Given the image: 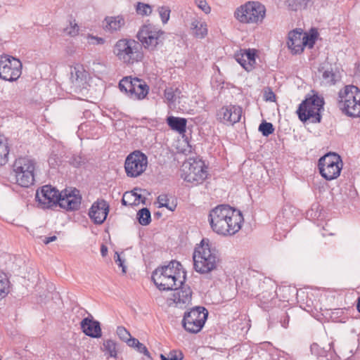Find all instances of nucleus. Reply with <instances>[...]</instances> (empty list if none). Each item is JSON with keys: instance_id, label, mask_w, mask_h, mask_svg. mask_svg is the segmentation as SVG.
Returning a JSON list of instances; mask_svg holds the SVG:
<instances>
[{"instance_id": "f257e3e1", "label": "nucleus", "mask_w": 360, "mask_h": 360, "mask_svg": "<svg viewBox=\"0 0 360 360\" xmlns=\"http://www.w3.org/2000/svg\"><path fill=\"white\" fill-rule=\"evenodd\" d=\"M244 221L242 212L229 205L221 204L210 210L208 221L211 229L223 236L238 233Z\"/></svg>"}, {"instance_id": "f03ea898", "label": "nucleus", "mask_w": 360, "mask_h": 360, "mask_svg": "<svg viewBox=\"0 0 360 360\" xmlns=\"http://www.w3.org/2000/svg\"><path fill=\"white\" fill-rule=\"evenodd\" d=\"M248 285L247 293L250 296H255L259 305L264 310L273 308L277 302L276 285L270 279L263 280L252 277L245 281Z\"/></svg>"}, {"instance_id": "7ed1b4c3", "label": "nucleus", "mask_w": 360, "mask_h": 360, "mask_svg": "<svg viewBox=\"0 0 360 360\" xmlns=\"http://www.w3.org/2000/svg\"><path fill=\"white\" fill-rule=\"evenodd\" d=\"M193 268L195 271L205 274L217 268L219 262V252L208 238H203L193 253Z\"/></svg>"}, {"instance_id": "20e7f679", "label": "nucleus", "mask_w": 360, "mask_h": 360, "mask_svg": "<svg viewBox=\"0 0 360 360\" xmlns=\"http://www.w3.org/2000/svg\"><path fill=\"white\" fill-rule=\"evenodd\" d=\"M112 52L117 59L127 65H134L143 58L142 46L131 39H120L114 45Z\"/></svg>"}, {"instance_id": "39448f33", "label": "nucleus", "mask_w": 360, "mask_h": 360, "mask_svg": "<svg viewBox=\"0 0 360 360\" xmlns=\"http://www.w3.org/2000/svg\"><path fill=\"white\" fill-rule=\"evenodd\" d=\"M313 95L307 96L305 99L299 105L296 111L298 118L302 122L311 119L312 123H320L321 121V110L323 108V97L312 91Z\"/></svg>"}, {"instance_id": "423d86ee", "label": "nucleus", "mask_w": 360, "mask_h": 360, "mask_svg": "<svg viewBox=\"0 0 360 360\" xmlns=\"http://www.w3.org/2000/svg\"><path fill=\"white\" fill-rule=\"evenodd\" d=\"M338 107L350 117H360V89L354 85L345 86L338 94Z\"/></svg>"}, {"instance_id": "0eeeda50", "label": "nucleus", "mask_w": 360, "mask_h": 360, "mask_svg": "<svg viewBox=\"0 0 360 360\" xmlns=\"http://www.w3.org/2000/svg\"><path fill=\"white\" fill-rule=\"evenodd\" d=\"M35 162L27 158H19L13 165L11 176L15 183L22 187L27 188L34 181Z\"/></svg>"}, {"instance_id": "6e6552de", "label": "nucleus", "mask_w": 360, "mask_h": 360, "mask_svg": "<svg viewBox=\"0 0 360 360\" xmlns=\"http://www.w3.org/2000/svg\"><path fill=\"white\" fill-rule=\"evenodd\" d=\"M136 37L142 48L149 51H155L159 46H162L165 39V32L159 27L151 24H146L141 27Z\"/></svg>"}, {"instance_id": "1a4fd4ad", "label": "nucleus", "mask_w": 360, "mask_h": 360, "mask_svg": "<svg viewBox=\"0 0 360 360\" xmlns=\"http://www.w3.org/2000/svg\"><path fill=\"white\" fill-rule=\"evenodd\" d=\"M266 8L257 1H248L238 8L234 15L243 23H257L262 22L265 17Z\"/></svg>"}, {"instance_id": "9d476101", "label": "nucleus", "mask_w": 360, "mask_h": 360, "mask_svg": "<svg viewBox=\"0 0 360 360\" xmlns=\"http://www.w3.org/2000/svg\"><path fill=\"white\" fill-rule=\"evenodd\" d=\"M341 157L335 153H328L319 158L318 167L319 173L327 181L337 179L342 168Z\"/></svg>"}, {"instance_id": "9b49d317", "label": "nucleus", "mask_w": 360, "mask_h": 360, "mask_svg": "<svg viewBox=\"0 0 360 360\" xmlns=\"http://www.w3.org/2000/svg\"><path fill=\"white\" fill-rule=\"evenodd\" d=\"M208 311L204 307H195L184 313L181 323L184 328L190 333H198L205 325Z\"/></svg>"}, {"instance_id": "f8f14e48", "label": "nucleus", "mask_w": 360, "mask_h": 360, "mask_svg": "<svg viewBox=\"0 0 360 360\" xmlns=\"http://www.w3.org/2000/svg\"><path fill=\"white\" fill-rule=\"evenodd\" d=\"M22 63L9 55H0V78L9 82L16 81L22 74Z\"/></svg>"}, {"instance_id": "ddd939ff", "label": "nucleus", "mask_w": 360, "mask_h": 360, "mask_svg": "<svg viewBox=\"0 0 360 360\" xmlns=\"http://www.w3.org/2000/svg\"><path fill=\"white\" fill-rule=\"evenodd\" d=\"M148 157L140 150H134L127 155L124 162L127 176L131 178L139 176L146 169Z\"/></svg>"}, {"instance_id": "4468645a", "label": "nucleus", "mask_w": 360, "mask_h": 360, "mask_svg": "<svg viewBox=\"0 0 360 360\" xmlns=\"http://www.w3.org/2000/svg\"><path fill=\"white\" fill-rule=\"evenodd\" d=\"M181 177L186 182L197 186L202 184L207 176V167L202 161H193L188 164V167L184 165Z\"/></svg>"}, {"instance_id": "2eb2a0df", "label": "nucleus", "mask_w": 360, "mask_h": 360, "mask_svg": "<svg viewBox=\"0 0 360 360\" xmlns=\"http://www.w3.org/2000/svg\"><path fill=\"white\" fill-rule=\"evenodd\" d=\"M60 193L51 185L43 186L37 191L36 199L43 208H53L58 206Z\"/></svg>"}, {"instance_id": "dca6fc26", "label": "nucleus", "mask_w": 360, "mask_h": 360, "mask_svg": "<svg viewBox=\"0 0 360 360\" xmlns=\"http://www.w3.org/2000/svg\"><path fill=\"white\" fill-rule=\"evenodd\" d=\"M82 202V196L79 191L74 188L72 191L66 190L60 193L58 205L67 211H75L79 209Z\"/></svg>"}, {"instance_id": "f3484780", "label": "nucleus", "mask_w": 360, "mask_h": 360, "mask_svg": "<svg viewBox=\"0 0 360 360\" xmlns=\"http://www.w3.org/2000/svg\"><path fill=\"white\" fill-rule=\"evenodd\" d=\"M186 280H180L179 283L174 288L175 292L172 300L179 308H186L191 302L192 290L189 285L185 284Z\"/></svg>"}, {"instance_id": "a211bd4d", "label": "nucleus", "mask_w": 360, "mask_h": 360, "mask_svg": "<svg viewBox=\"0 0 360 360\" xmlns=\"http://www.w3.org/2000/svg\"><path fill=\"white\" fill-rule=\"evenodd\" d=\"M243 109L239 105H230L221 108L217 112L218 119L231 125L240 120Z\"/></svg>"}, {"instance_id": "6ab92c4d", "label": "nucleus", "mask_w": 360, "mask_h": 360, "mask_svg": "<svg viewBox=\"0 0 360 360\" xmlns=\"http://www.w3.org/2000/svg\"><path fill=\"white\" fill-rule=\"evenodd\" d=\"M108 212V203L104 199H98L92 204L89 216L94 224H101L106 219Z\"/></svg>"}, {"instance_id": "aec40b11", "label": "nucleus", "mask_w": 360, "mask_h": 360, "mask_svg": "<svg viewBox=\"0 0 360 360\" xmlns=\"http://www.w3.org/2000/svg\"><path fill=\"white\" fill-rule=\"evenodd\" d=\"M156 269L160 270L162 274L172 279L175 283L179 282L181 278L182 280H186V272L181 264L176 260H172L167 265L158 267Z\"/></svg>"}, {"instance_id": "412c9836", "label": "nucleus", "mask_w": 360, "mask_h": 360, "mask_svg": "<svg viewBox=\"0 0 360 360\" xmlns=\"http://www.w3.org/2000/svg\"><path fill=\"white\" fill-rule=\"evenodd\" d=\"M257 52L255 49H240L235 54V58L246 71L250 72L256 64Z\"/></svg>"}, {"instance_id": "4be33fe9", "label": "nucleus", "mask_w": 360, "mask_h": 360, "mask_svg": "<svg viewBox=\"0 0 360 360\" xmlns=\"http://www.w3.org/2000/svg\"><path fill=\"white\" fill-rule=\"evenodd\" d=\"M82 332L93 338H99L102 335L101 323L90 315L83 319L80 323Z\"/></svg>"}, {"instance_id": "5701e85b", "label": "nucleus", "mask_w": 360, "mask_h": 360, "mask_svg": "<svg viewBox=\"0 0 360 360\" xmlns=\"http://www.w3.org/2000/svg\"><path fill=\"white\" fill-rule=\"evenodd\" d=\"M303 32L301 29H296L288 33V48L293 54H298L303 52L302 46Z\"/></svg>"}, {"instance_id": "b1692460", "label": "nucleus", "mask_w": 360, "mask_h": 360, "mask_svg": "<svg viewBox=\"0 0 360 360\" xmlns=\"http://www.w3.org/2000/svg\"><path fill=\"white\" fill-rule=\"evenodd\" d=\"M151 278L160 290H173L174 288L178 284L173 281L172 279L166 277L160 270L157 269L153 272Z\"/></svg>"}, {"instance_id": "393cba45", "label": "nucleus", "mask_w": 360, "mask_h": 360, "mask_svg": "<svg viewBox=\"0 0 360 360\" xmlns=\"http://www.w3.org/2000/svg\"><path fill=\"white\" fill-rule=\"evenodd\" d=\"M333 347V342L328 344V349L314 342L311 345L310 350L311 354L317 357H326L327 360H338V355Z\"/></svg>"}, {"instance_id": "a878e982", "label": "nucleus", "mask_w": 360, "mask_h": 360, "mask_svg": "<svg viewBox=\"0 0 360 360\" xmlns=\"http://www.w3.org/2000/svg\"><path fill=\"white\" fill-rule=\"evenodd\" d=\"M149 91V86L145 81L137 77L134 78V84L130 98L142 100L146 97Z\"/></svg>"}, {"instance_id": "bb28decb", "label": "nucleus", "mask_w": 360, "mask_h": 360, "mask_svg": "<svg viewBox=\"0 0 360 360\" xmlns=\"http://www.w3.org/2000/svg\"><path fill=\"white\" fill-rule=\"evenodd\" d=\"M125 25V20L122 15L107 16L103 21V26L105 31L113 33Z\"/></svg>"}, {"instance_id": "cd10ccee", "label": "nucleus", "mask_w": 360, "mask_h": 360, "mask_svg": "<svg viewBox=\"0 0 360 360\" xmlns=\"http://www.w3.org/2000/svg\"><path fill=\"white\" fill-rule=\"evenodd\" d=\"M318 72L321 74V84L325 86H331L336 83L338 80V76L335 72H333L331 67L326 68L324 65H320L318 68Z\"/></svg>"}, {"instance_id": "c85d7f7f", "label": "nucleus", "mask_w": 360, "mask_h": 360, "mask_svg": "<svg viewBox=\"0 0 360 360\" xmlns=\"http://www.w3.org/2000/svg\"><path fill=\"white\" fill-rule=\"evenodd\" d=\"M137 191H141V188H135L131 192H125L122 199V204L124 206L131 205L136 204V201H141L142 204H146V198L138 193Z\"/></svg>"}, {"instance_id": "c756f323", "label": "nucleus", "mask_w": 360, "mask_h": 360, "mask_svg": "<svg viewBox=\"0 0 360 360\" xmlns=\"http://www.w3.org/2000/svg\"><path fill=\"white\" fill-rule=\"evenodd\" d=\"M187 120L183 117L169 116L167 118V124L169 127L179 134H183L186 129Z\"/></svg>"}, {"instance_id": "7c9ffc66", "label": "nucleus", "mask_w": 360, "mask_h": 360, "mask_svg": "<svg viewBox=\"0 0 360 360\" xmlns=\"http://www.w3.org/2000/svg\"><path fill=\"white\" fill-rule=\"evenodd\" d=\"M191 29L197 38L202 39L207 34V24L204 21L194 19L191 24Z\"/></svg>"}, {"instance_id": "2f4dec72", "label": "nucleus", "mask_w": 360, "mask_h": 360, "mask_svg": "<svg viewBox=\"0 0 360 360\" xmlns=\"http://www.w3.org/2000/svg\"><path fill=\"white\" fill-rule=\"evenodd\" d=\"M88 73L82 65L74 68L71 72V78L75 85L81 86L86 83Z\"/></svg>"}, {"instance_id": "473e14b6", "label": "nucleus", "mask_w": 360, "mask_h": 360, "mask_svg": "<svg viewBox=\"0 0 360 360\" xmlns=\"http://www.w3.org/2000/svg\"><path fill=\"white\" fill-rule=\"evenodd\" d=\"M312 4L313 3L311 0H286L285 1V6L288 10L292 11L305 9Z\"/></svg>"}, {"instance_id": "72a5a7b5", "label": "nucleus", "mask_w": 360, "mask_h": 360, "mask_svg": "<svg viewBox=\"0 0 360 360\" xmlns=\"http://www.w3.org/2000/svg\"><path fill=\"white\" fill-rule=\"evenodd\" d=\"M317 37H318V32L314 29H311L309 34L303 32V38H302L303 49H304L305 46H308L310 49L313 48L316 43Z\"/></svg>"}, {"instance_id": "f704fd0d", "label": "nucleus", "mask_w": 360, "mask_h": 360, "mask_svg": "<svg viewBox=\"0 0 360 360\" xmlns=\"http://www.w3.org/2000/svg\"><path fill=\"white\" fill-rule=\"evenodd\" d=\"M136 218L141 225H148L151 222V214L149 209L143 207L139 210L137 212Z\"/></svg>"}, {"instance_id": "c9c22d12", "label": "nucleus", "mask_w": 360, "mask_h": 360, "mask_svg": "<svg viewBox=\"0 0 360 360\" xmlns=\"http://www.w3.org/2000/svg\"><path fill=\"white\" fill-rule=\"evenodd\" d=\"M134 84V78L131 77H124L119 82V89L121 91L125 92L130 97L132 86Z\"/></svg>"}, {"instance_id": "e433bc0d", "label": "nucleus", "mask_w": 360, "mask_h": 360, "mask_svg": "<svg viewBox=\"0 0 360 360\" xmlns=\"http://www.w3.org/2000/svg\"><path fill=\"white\" fill-rule=\"evenodd\" d=\"M103 351L110 357L117 358V344L112 340H106L103 344Z\"/></svg>"}, {"instance_id": "4c0bfd02", "label": "nucleus", "mask_w": 360, "mask_h": 360, "mask_svg": "<svg viewBox=\"0 0 360 360\" xmlns=\"http://www.w3.org/2000/svg\"><path fill=\"white\" fill-rule=\"evenodd\" d=\"M9 281L6 275L0 272V300L8 293Z\"/></svg>"}, {"instance_id": "58836bf2", "label": "nucleus", "mask_w": 360, "mask_h": 360, "mask_svg": "<svg viewBox=\"0 0 360 360\" xmlns=\"http://www.w3.org/2000/svg\"><path fill=\"white\" fill-rule=\"evenodd\" d=\"M258 130L259 132L262 133V134L264 136H269L270 134H273L274 132V127L272 123L267 122L265 120H263L258 128Z\"/></svg>"}, {"instance_id": "ea45409f", "label": "nucleus", "mask_w": 360, "mask_h": 360, "mask_svg": "<svg viewBox=\"0 0 360 360\" xmlns=\"http://www.w3.org/2000/svg\"><path fill=\"white\" fill-rule=\"evenodd\" d=\"M86 162V158L79 154H74L68 160L69 164L75 167H80L84 166Z\"/></svg>"}, {"instance_id": "a19ab883", "label": "nucleus", "mask_w": 360, "mask_h": 360, "mask_svg": "<svg viewBox=\"0 0 360 360\" xmlns=\"http://www.w3.org/2000/svg\"><path fill=\"white\" fill-rule=\"evenodd\" d=\"M176 94H181L178 88L169 87L167 88L164 91L165 98L169 103H174L176 101Z\"/></svg>"}, {"instance_id": "79ce46f5", "label": "nucleus", "mask_w": 360, "mask_h": 360, "mask_svg": "<svg viewBox=\"0 0 360 360\" xmlns=\"http://www.w3.org/2000/svg\"><path fill=\"white\" fill-rule=\"evenodd\" d=\"M152 7L148 4L138 2L136 11L139 15H148L152 13Z\"/></svg>"}, {"instance_id": "37998d69", "label": "nucleus", "mask_w": 360, "mask_h": 360, "mask_svg": "<svg viewBox=\"0 0 360 360\" xmlns=\"http://www.w3.org/2000/svg\"><path fill=\"white\" fill-rule=\"evenodd\" d=\"M9 153L8 146L6 143H0V165H4L8 162Z\"/></svg>"}, {"instance_id": "c03bdc74", "label": "nucleus", "mask_w": 360, "mask_h": 360, "mask_svg": "<svg viewBox=\"0 0 360 360\" xmlns=\"http://www.w3.org/2000/svg\"><path fill=\"white\" fill-rule=\"evenodd\" d=\"M159 15L161 18L163 24H166L169 19L171 13V10L168 6H162L158 8Z\"/></svg>"}, {"instance_id": "a18cd8bd", "label": "nucleus", "mask_w": 360, "mask_h": 360, "mask_svg": "<svg viewBox=\"0 0 360 360\" xmlns=\"http://www.w3.org/2000/svg\"><path fill=\"white\" fill-rule=\"evenodd\" d=\"M79 26L77 23H72V22H70L69 26L65 27L63 30L64 33L70 37H75L79 33Z\"/></svg>"}, {"instance_id": "49530a36", "label": "nucleus", "mask_w": 360, "mask_h": 360, "mask_svg": "<svg viewBox=\"0 0 360 360\" xmlns=\"http://www.w3.org/2000/svg\"><path fill=\"white\" fill-rule=\"evenodd\" d=\"M290 320L289 314L284 310H280L279 314V322L281 323L282 327L286 328L288 326Z\"/></svg>"}, {"instance_id": "de8ad7c7", "label": "nucleus", "mask_w": 360, "mask_h": 360, "mask_svg": "<svg viewBox=\"0 0 360 360\" xmlns=\"http://www.w3.org/2000/svg\"><path fill=\"white\" fill-rule=\"evenodd\" d=\"M116 333L118 337L124 342L131 336L129 332L123 326H118Z\"/></svg>"}, {"instance_id": "09e8293b", "label": "nucleus", "mask_w": 360, "mask_h": 360, "mask_svg": "<svg viewBox=\"0 0 360 360\" xmlns=\"http://www.w3.org/2000/svg\"><path fill=\"white\" fill-rule=\"evenodd\" d=\"M196 6L201 9L205 13H210L211 8L205 0H195Z\"/></svg>"}, {"instance_id": "8fccbe9b", "label": "nucleus", "mask_w": 360, "mask_h": 360, "mask_svg": "<svg viewBox=\"0 0 360 360\" xmlns=\"http://www.w3.org/2000/svg\"><path fill=\"white\" fill-rule=\"evenodd\" d=\"M264 98L266 101L275 102L276 96L271 88H267L264 90Z\"/></svg>"}, {"instance_id": "3c124183", "label": "nucleus", "mask_w": 360, "mask_h": 360, "mask_svg": "<svg viewBox=\"0 0 360 360\" xmlns=\"http://www.w3.org/2000/svg\"><path fill=\"white\" fill-rule=\"evenodd\" d=\"M158 202L159 203V207H168V202L169 198L167 194H161L157 198Z\"/></svg>"}, {"instance_id": "603ef678", "label": "nucleus", "mask_w": 360, "mask_h": 360, "mask_svg": "<svg viewBox=\"0 0 360 360\" xmlns=\"http://www.w3.org/2000/svg\"><path fill=\"white\" fill-rule=\"evenodd\" d=\"M136 349L139 352L143 354L147 357H150V352H148L147 347L143 343H141L139 342Z\"/></svg>"}, {"instance_id": "864d4df0", "label": "nucleus", "mask_w": 360, "mask_h": 360, "mask_svg": "<svg viewBox=\"0 0 360 360\" xmlns=\"http://www.w3.org/2000/svg\"><path fill=\"white\" fill-rule=\"evenodd\" d=\"M88 38L91 40L89 42L93 44H103L105 41L102 37H94L92 35H89Z\"/></svg>"}, {"instance_id": "5fc2aeb1", "label": "nucleus", "mask_w": 360, "mask_h": 360, "mask_svg": "<svg viewBox=\"0 0 360 360\" xmlns=\"http://www.w3.org/2000/svg\"><path fill=\"white\" fill-rule=\"evenodd\" d=\"M114 259H115V262L117 263V264L122 268V272L125 273L126 272V266H124V264H123L124 261L122 260L120 255L117 252H115Z\"/></svg>"}, {"instance_id": "6e6d98bb", "label": "nucleus", "mask_w": 360, "mask_h": 360, "mask_svg": "<svg viewBox=\"0 0 360 360\" xmlns=\"http://www.w3.org/2000/svg\"><path fill=\"white\" fill-rule=\"evenodd\" d=\"M128 346L136 348L139 342V340L130 336L126 341Z\"/></svg>"}, {"instance_id": "4d7b16f0", "label": "nucleus", "mask_w": 360, "mask_h": 360, "mask_svg": "<svg viewBox=\"0 0 360 360\" xmlns=\"http://www.w3.org/2000/svg\"><path fill=\"white\" fill-rule=\"evenodd\" d=\"M57 239V237L56 236L45 237L43 240V243L46 245L55 241Z\"/></svg>"}, {"instance_id": "13d9d810", "label": "nucleus", "mask_w": 360, "mask_h": 360, "mask_svg": "<svg viewBox=\"0 0 360 360\" xmlns=\"http://www.w3.org/2000/svg\"><path fill=\"white\" fill-rule=\"evenodd\" d=\"M108 253V248L104 244L101 246V254L103 257H105Z\"/></svg>"}, {"instance_id": "bf43d9fd", "label": "nucleus", "mask_w": 360, "mask_h": 360, "mask_svg": "<svg viewBox=\"0 0 360 360\" xmlns=\"http://www.w3.org/2000/svg\"><path fill=\"white\" fill-rule=\"evenodd\" d=\"M176 207V204L174 203V202L169 203L168 202V207H166L167 209H168L170 211H174Z\"/></svg>"}, {"instance_id": "052dcab7", "label": "nucleus", "mask_w": 360, "mask_h": 360, "mask_svg": "<svg viewBox=\"0 0 360 360\" xmlns=\"http://www.w3.org/2000/svg\"><path fill=\"white\" fill-rule=\"evenodd\" d=\"M356 308H357L358 311L360 313V296L358 298Z\"/></svg>"}, {"instance_id": "680f3d73", "label": "nucleus", "mask_w": 360, "mask_h": 360, "mask_svg": "<svg viewBox=\"0 0 360 360\" xmlns=\"http://www.w3.org/2000/svg\"><path fill=\"white\" fill-rule=\"evenodd\" d=\"M182 357H181L179 359H178L176 355H174L172 356L169 360H181Z\"/></svg>"}, {"instance_id": "e2e57ef3", "label": "nucleus", "mask_w": 360, "mask_h": 360, "mask_svg": "<svg viewBox=\"0 0 360 360\" xmlns=\"http://www.w3.org/2000/svg\"><path fill=\"white\" fill-rule=\"evenodd\" d=\"M160 358L162 360H169L168 358H167L165 356H164L163 354H161L160 355Z\"/></svg>"}, {"instance_id": "0e129e2a", "label": "nucleus", "mask_w": 360, "mask_h": 360, "mask_svg": "<svg viewBox=\"0 0 360 360\" xmlns=\"http://www.w3.org/2000/svg\"><path fill=\"white\" fill-rule=\"evenodd\" d=\"M357 71L360 74V64L358 65Z\"/></svg>"}, {"instance_id": "69168bd1", "label": "nucleus", "mask_w": 360, "mask_h": 360, "mask_svg": "<svg viewBox=\"0 0 360 360\" xmlns=\"http://www.w3.org/2000/svg\"><path fill=\"white\" fill-rule=\"evenodd\" d=\"M290 290L289 288H285H285H283V291H284V290Z\"/></svg>"}, {"instance_id": "338daca9", "label": "nucleus", "mask_w": 360, "mask_h": 360, "mask_svg": "<svg viewBox=\"0 0 360 360\" xmlns=\"http://www.w3.org/2000/svg\"><path fill=\"white\" fill-rule=\"evenodd\" d=\"M0 360H1V359H0Z\"/></svg>"}]
</instances>
